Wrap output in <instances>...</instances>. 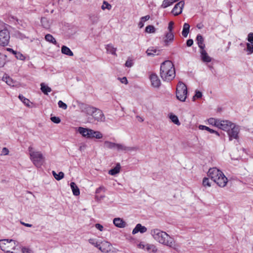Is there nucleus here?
I'll return each mask as SVG.
<instances>
[{
	"mask_svg": "<svg viewBox=\"0 0 253 253\" xmlns=\"http://www.w3.org/2000/svg\"><path fill=\"white\" fill-rule=\"evenodd\" d=\"M146 246H147V244L143 242H141L139 243L137 245V246L138 248L142 249L145 251H146Z\"/></svg>",
	"mask_w": 253,
	"mask_h": 253,
	"instance_id": "50",
	"label": "nucleus"
},
{
	"mask_svg": "<svg viewBox=\"0 0 253 253\" xmlns=\"http://www.w3.org/2000/svg\"><path fill=\"white\" fill-rule=\"evenodd\" d=\"M112 247L111 244L105 241L100 242L99 250L104 253H110L112 251Z\"/></svg>",
	"mask_w": 253,
	"mask_h": 253,
	"instance_id": "11",
	"label": "nucleus"
},
{
	"mask_svg": "<svg viewBox=\"0 0 253 253\" xmlns=\"http://www.w3.org/2000/svg\"><path fill=\"white\" fill-rule=\"evenodd\" d=\"M41 89L42 91L45 94H48L49 92L51 91V89L50 87L45 85L44 83H42L41 84Z\"/></svg>",
	"mask_w": 253,
	"mask_h": 253,
	"instance_id": "30",
	"label": "nucleus"
},
{
	"mask_svg": "<svg viewBox=\"0 0 253 253\" xmlns=\"http://www.w3.org/2000/svg\"><path fill=\"white\" fill-rule=\"evenodd\" d=\"M95 227L100 231H102L104 229L103 226L99 223L96 224Z\"/></svg>",
	"mask_w": 253,
	"mask_h": 253,
	"instance_id": "58",
	"label": "nucleus"
},
{
	"mask_svg": "<svg viewBox=\"0 0 253 253\" xmlns=\"http://www.w3.org/2000/svg\"><path fill=\"white\" fill-rule=\"evenodd\" d=\"M18 243L13 240L3 239L0 240V248L6 253H14L12 250L16 249Z\"/></svg>",
	"mask_w": 253,
	"mask_h": 253,
	"instance_id": "5",
	"label": "nucleus"
},
{
	"mask_svg": "<svg viewBox=\"0 0 253 253\" xmlns=\"http://www.w3.org/2000/svg\"><path fill=\"white\" fill-rule=\"evenodd\" d=\"M151 234L155 241L161 244L177 250L178 248L174 238L166 232L159 229H154L151 231Z\"/></svg>",
	"mask_w": 253,
	"mask_h": 253,
	"instance_id": "1",
	"label": "nucleus"
},
{
	"mask_svg": "<svg viewBox=\"0 0 253 253\" xmlns=\"http://www.w3.org/2000/svg\"><path fill=\"white\" fill-rule=\"evenodd\" d=\"M178 0H164L161 5V7L162 8H166L168 6L171 5L174 2Z\"/></svg>",
	"mask_w": 253,
	"mask_h": 253,
	"instance_id": "27",
	"label": "nucleus"
},
{
	"mask_svg": "<svg viewBox=\"0 0 253 253\" xmlns=\"http://www.w3.org/2000/svg\"><path fill=\"white\" fill-rule=\"evenodd\" d=\"M21 250L22 253H34V251L28 247H22Z\"/></svg>",
	"mask_w": 253,
	"mask_h": 253,
	"instance_id": "44",
	"label": "nucleus"
},
{
	"mask_svg": "<svg viewBox=\"0 0 253 253\" xmlns=\"http://www.w3.org/2000/svg\"><path fill=\"white\" fill-rule=\"evenodd\" d=\"M93 118L97 122H103L105 121V117L102 111L95 108L92 115Z\"/></svg>",
	"mask_w": 253,
	"mask_h": 253,
	"instance_id": "12",
	"label": "nucleus"
},
{
	"mask_svg": "<svg viewBox=\"0 0 253 253\" xmlns=\"http://www.w3.org/2000/svg\"><path fill=\"white\" fill-rule=\"evenodd\" d=\"M116 149L118 151H123L125 153L131 151H136L138 150L137 147H127L124 144L117 143Z\"/></svg>",
	"mask_w": 253,
	"mask_h": 253,
	"instance_id": "10",
	"label": "nucleus"
},
{
	"mask_svg": "<svg viewBox=\"0 0 253 253\" xmlns=\"http://www.w3.org/2000/svg\"><path fill=\"white\" fill-rule=\"evenodd\" d=\"M45 39L46 41L52 43L55 45L57 44V42L55 39L50 34H48L45 35Z\"/></svg>",
	"mask_w": 253,
	"mask_h": 253,
	"instance_id": "34",
	"label": "nucleus"
},
{
	"mask_svg": "<svg viewBox=\"0 0 253 253\" xmlns=\"http://www.w3.org/2000/svg\"><path fill=\"white\" fill-rule=\"evenodd\" d=\"M61 52L62 53L70 56H73L74 55L73 52L71 50V49L65 45H63L61 47Z\"/></svg>",
	"mask_w": 253,
	"mask_h": 253,
	"instance_id": "26",
	"label": "nucleus"
},
{
	"mask_svg": "<svg viewBox=\"0 0 253 253\" xmlns=\"http://www.w3.org/2000/svg\"><path fill=\"white\" fill-rule=\"evenodd\" d=\"M146 251L149 253H156L158 251V249L153 244H147Z\"/></svg>",
	"mask_w": 253,
	"mask_h": 253,
	"instance_id": "24",
	"label": "nucleus"
},
{
	"mask_svg": "<svg viewBox=\"0 0 253 253\" xmlns=\"http://www.w3.org/2000/svg\"><path fill=\"white\" fill-rule=\"evenodd\" d=\"M105 48L107 53H110L115 56H117L116 53L117 48L114 47L112 44H108L106 45Z\"/></svg>",
	"mask_w": 253,
	"mask_h": 253,
	"instance_id": "22",
	"label": "nucleus"
},
{
	"mask_svg": "<svg viewBox=\"0 0 253 253\" xmlns=\"http://www.w3.org/2000/svg\"><path fill=\"white\" fill-rule=\"evenodd\" d=\"M234 124L227 120H220L219 121L218 128L228 132Z\"/></svg>",
	"mask_w": 253,
	"mask_h": 253,
	"instance_id": "9",
	"label": "nucleus"
},
{
	"mask_svg": "<svg viewBox=\"0 0 253 253\" xmlns=\"http://www.w3.org/2000/svg\"><path fill=\"white\" fill-rule=\"evenodd\" d=\"M117 143H113L108 141H105L104 142V147L108 149H115Z\"/></svg>",
	"mask_w": 253,
	"mask_h": 253,
	"instance_id": "36",
	"label": "nucleus"
},
{
	"mask_svg": "<svg viewBox=\"0 0 253 253\" xmlns=\"http://www.w3.org/2000/svg\"><path fill=\"white\" fill-rule=\"evenodd\" d=\"M190 25L188 23H185L183 25V30L182 31V36L186 38L188 36V34L189 32Z\"/></svg>",
	"mask_w": 253,
	"mask_h": 253,
	"instance_id": "28",
	"label": "nucleus"
},
{
	"mask_svg": "<svg viewBox=\"0 0 253 253\" xmlns=\"http://www.w3.org/2000/svg\"><path fill=\"white\" fill-rule=\"evenodd\" d=\"M85 148V145L84 144H83L82 145H81L79 147V150L80 151H83L84 149V148Z\"/></svg>",
	"mask_w": 253,
	"mask_h": 253,
	"instance_id": "64",
	"label": "nucleus"
},
{
	"mask_svg": "<svg viewBox=\"0 0 253 253\" xmlns=\"http://www.w3.org/2000/svg\"><path fill=\"white\" fill-rule=\"evenodd\" d=\"M152 85L154 87H159L161 85V81L156 74H152L150 76Z\"/></svg>",
	"mask_w": 253,
	"mask_h": 253,
	"instance_id": "14",
	"label": "nucleus"
},
{
	"mask_svg": "<svg viewBox=\"0 0 253 253\" xmlns=\"http://www.w3.org/2000/svg\"><path fill=\"white\" fill-rule=\"evenodd\" d=\"M113 223L115 225L119 228H124L126 227V223L121 218H115L113 220Z\"/></svg>",
	"mask_w": 253,
	"mask_h": 253,
	"instance_id": "20",
	"label": "nucleus"
},
{
	"mask_svg": "<svg viewBox=\"0 0 253 253\" xmlns=\"http://www.w3.org/2000/svg\"><path fill=\"white\" fill-rule=\"evenodd\" d=\"M174 22L173 21H170L169 23L168 26V30L169 32H172V30L173 28Z\"/></svg>",
	"mask_w": 253,
	"mask_h": 253,
	"instance_id": "56",
	"label": "nucleus"
},
{
	"mask_svg": "<svg viewBox=\"0 0 253 253\" xmlns=\"http://www.w3.org/2000/svg\"><path fill=\"white\" fill-rule=\"evenodd\" d=\"M9 153V150L6 147L3 148L1 152V155H7Z\"/></svg>",
	"mask_w": 253,
	"mask_h": 253,
	"instance_id": "57",
	"label": "nucleus"
},
{
	"mask_svg": "<svg viewBox=\"0 0 253 253\" xmlns=\"http://www.w3.org/2000/svg\"><path fill=\"white\" fill-rule=\"evenodd\" d=\"M169 119L175 125L177 126H179L180 125V123L179 122L178 117L174 115H170L169 116Z\"/></svg>",
	"mask_w": 253,
	"mask_h": 253,
	"instance_id": "41",
	"label": "nucleus"
},
{
	"mask_svg": "<svg viewBox=\"0 0 253 253\" xmlns=\"http://www.w3.org/2000/svg\"><path fill=\"white\" fill-rule=\"evenodd\" d=\"M138 26L140 28H142L144 26V22H142V20H140V21L138 23Z\"/></svg>",
	"mask_w": 253,
	"mask_h": 253,
	"instance_id": "63",
	"label": "nucleus"
},
{
	"mask_svg": "<svg viewBox=\"0 0 253 253\" xmlns=\"http://www.w3.org/2000/svg\"><path fill=\"white\" fill-rule=\"evenodd\" d=\"M184 5V2L183 0H181L176 3L172 9L171 12L174 15H178L181 13L183 7Z\"/></svg>",
	"mask_w": 253,
	"mask_h": 253,
	"instance_id": "13",
	"label": "nucleus"
},
{
	"mask_svg": "<svg viewBox=\"0 0 253 253\" xmlns=\"http://www.w3.org/2000/svg\"><path fill=\"white\" fill-rule=\"evenodd\" d=\"M164 42L166 46H168L172 42L174 39V35L172 32H168L164 37Z\"/></svg>",
	"mask_w": 253,
	"mask_h": 253,
	"instance_id": "15",
	"label": "nucleus"
},
{
	"mask_svg": "<svg viewBox=\"0 0 253 253\" xmlns=\"http://www.w3.org/2000/svg\"><path fill=\"white\" fill-rule=\"evenodd\" d=\"M101 190H103L105 191V188L103 186H100L99 187V188H98L96 190V191H95V193H97V194H98L99 193H100L101 191Z\"/></svg>",
	"mask_w": 253,
	"mask_h": 253,
	"instance_id": "61",
	"label": "nucleus"
},
{
	"mask_svg": "<svg viewBox=\"0 0 253 253\" xmlns=\"http://www.w3.org/2000/svg\"><path fill=\"white\" fill-rule=\"evenodd\" d=\"M208 175L215 183L221 187H225L228 182L227 178L223 173L216 168L209 169Z\"/></svg>",
	"mask_w": 253,
	"mask_h": 253,
	"instance_id": "3",
	"label": "nucleus"
},
{
	"mask_svg": "<svg viewBox=\"0 0 253 253\" xmlns=\"http://www.w3.org/2000/svg\"><path fill=\"white\" fill-rule=\"evenodd\" d=\"M95 108L90 106L86 105L83 111L88 115H92Z\"/></svg>",
	"mask_w": 253,
	"mask_h": 253,
	"instance_id": "31",
	"label": "nucleus"
},
{
	"mask_svg": "<svg viewBox=\"0 0 253 253\" xmlns=\"http://www.w3.org/2000/svg\"><path fill=\"white\" fill-rule=\"evenodd\" d=\"M247 51H249L248 54L253 53V44L247 43Z\"/></svg>",
	"mask_w": 253,
	"mask_h": 253,
	"instance_id": "49",
	"label": "nucleus"
},
{
	"mask_svg": "<svg viewBox=\"0 0 253 253\" xmlns=\"http://www.w3.org/2000/svg\"><path fill=\"white\" fill-rule=\"evenodd\" d=\"M89 20L92 24H96L99 21V16L96 14H91L89 16Z\"/></svg>",
	"mask_w": 253,
	"mask_h": 253,
	"instance_id": "35",
	"label": "nucleus"
},
{
	"mask_svg": "<svg viewBox=\"0 0 253 253\" xmlns=\"http://www.w3.org/2000/svg\"><path fill=\"white\" fill-rule=\"evenodd\" d=\"M146 53L148 56H155L160 54L161 50L154 47H150L146 51Z\"/></svg>",
	"mask_w": 253,
	"mask_h": 253,
	"instance_id": "16",
	"label": "nucleus"
},
{
	"mask_svg": "<svg viewBox=\"0 0 253 253\" xmlns=\"http://www.w3.org/2000/svg\"><path fill=\"white\" fill-rule=\"evenodd\" d=\"M52 174L54 176V178L57 180H60L62 179V178H63V177L64 176V173L62 171L59 172L57 174L54 171H52Z\"/></svg>",
	"mask_w": 253,
	"mask_h": 253,
	"instance_id": "37",
	"label": "nucleus"
},
{
	"mask_svg": "<svg viewBox=\"0 0 253 253\" xmlns=\"http://www.w3.org/2000/svg\"><path fill=\"white\" fill-rule=\"evenodd\" d=\"M50 119L52 122L56 124H58L60 122V119L59 117H52Z\"/></svg>",
	"mask_w": 253,
	"mask_h": 253,
	"instance_id": "53",
	"label": "nucleus"
},
{
	"mask_svg": "<svg viewBox=\"0 0 253 253\" xmlns=\"http://www.w3.org/2000/svg\"><path fill=\"white\" fill-rule=\"evenodd\" d=\"M41 23L42 27L45 29H48L50 27L49 22L46 18H42Z\"/></svg>",
	"mask_w": 253,
	"mask_h": 253,
	"instance_id": "40",
	"label": "nucleus"
},
{
	"mask_svg": "<svg viewBox=\"0 0 253 253\" xmlns=\"http://www.w3.org/2000/svg\"><path fill=\"white\" fill-rule=\"evenodd\" d=\"M193 44V41L192 39H189L187 41L186 44L187 46H191Z\"/></svg>",
	"mask_w": 253,
	"mask_h": 253,
	"instance_id": "62",
	"label": "nucleus"
},
{
	"mask_svg": "<svg viewBox=\"0 0 253 253\" xmlns=\"http://www.w3.org/2000/svg\"><path fill=\"white\" fill-rule=\"evenodd\" d=\"M10 39L9 33L6 29L0 31V46H4L9 43Z\"/></svg>",
	"mask_w": 253,
	"mask_h": 253,
	"instance_id": "7",
	"label": "nucleus"
},
{
	"mask_svg": "<svg viewBox=\"0 0 253 253\" xmlns=\"http://www.w3.org/2000/svg\"><path fill=\"white\" fill-rule=\"evenodd\" d=\"M147 231V228L145 226H142L141 224H137L135 227L132 230V233L135 234L138 232L141 233H145Z\"/></svg>",
	"mask_w": 253,
	"mask_h": 253,
	"instance_id": "21",
	"label": "nucleus"
},
{
	"mask_svg": "<svg viewBox=\"0 0 253 253\" xmlns=\"http://www.w3.org/2000/svg\"><path fill=\"white\" fill-rule=\"evenodd\" d=\"M220 120L216 119L213 118H210L208 119V123L212 126H215L217 127H218Z\"/></svg>",
	"mask_w": 253,
	"mask_h": 253,
	"instance_id": "38",
	"label": "nucleus"
},
{
	"mask_svg": "<svg viewBox=\"0 0 253 253\" xmlns=\"http://www.w3.org/2000/svg\"><path fill=\"white\" fill-rule=\"evenodd\" d=\"M176 97L180 101L184 102L187 98V88L185 84L179 81L176 88Z\"/></svg>",
	"mask_w": 253,
	"mask_h": 253,
	"instance_id": "6",
	"label": "nucleus"
},
{
	"mask_svg": "<svg viewBox=\"0 0 253 253\" xmlns=\"http://www.w3.org/2000/svg\"><path fill=\"white\" fill-rule=\"evenodd\" d=\"M203 185L205 187H211V185L208 178L205 177L203 180Z\"/></svg>",
	"mask_w": 253,
	"mask_h": 253,
	"instance_id": "48",
	"label": "nucleus"
},
{
	"mask_svg": "<svg viewBox=\"0 0 253 253\" xmlns=\"http://www.w3.org/2000/svg\"><path fill=\"white\" fill-rule=\"evenodd\" d=\"M199 128L201 130H206L208 131L209 132H210L211 133H215L217 135H218V136L219 135V134L218 133V132L217 131L214 130L207 126H203V125H200L199 126Z\"/></svg>",
	"mask_w": 253,
	"mask_h": 253,
	"instance_id": "32",
	"label": "nucleus"
},
{
	"mask_svg": "<svg viewBox=\"0 0 253 253\" xmlns=\"http://www.w3.org/2000/svg\"><path fill=\"white\" fill-rule=\"evenodd\" d=\"M196 40L200 50L205 48V45L204 43V39L202 36L200 34L198 35L197 36Z\"/></svg>",
	"mask_w": 253,
	"mask_h": 253,
	"instance_id": "23",
	"label": "nucleus"
},
{
	"mask_svg": "<svg viewBox=\"0 0 253 253\" xmlns=\"http://www.w3.org/2000/svg\"><path fill=\"white\" fill-rule=\"evenodd\" d=\"M133 64V63L132 60L131 59H128L125 63V66L127 67H131L132 66Z\"/></svg>",
	"mask_w": 253,
	"mask_h": 253,
	"instance_id": "54",
	"label": "nucleus"
},
{
	"mask_svg": "<svg viewBox=\"0 0 253 253\" xmlns=\"http://www.w3.org/2000/svg\"><path fill=\"white\" fill-rule=\"evenodd\" d=\"M120 169H121V166H120V164H117L114 168L110 169L108 173L110 175H114L120 172Z\"/></svg>",
	"mask_w": 253,
	"mask_h": 253,
	"instance_id": "29",
	"label": "nucleus"
},
{
	"mask_svg": "<svg viewBox=\"0 0 253 253\" xmlns=\"http://www.w3.org/2000/svg\"><path fill=\"white\" fill-rule=\"evenodd\" d=\"M58 105L60 108H61L64 110H66L67 108V105L61 100L58 101Z\"/></svg>",
	"mask_w": 253,
	"mask_h": 253,
	"instance_id": "51",
	"label": "nucleus"
},
{
	"mask_svg": "<svg viewBox=\"0 0 253 253\" xmlns=\"http://www.w3.org/2000/svg\"><path fill=\"white\" fill-rule=\"evenodd\" d=\"M6 56L0 53V68L2 67L5 63Z\"/></svg>",
	"mask_w": 253,
	"mask_h": 253,
	"instance_id": "45",
	"label": "nucleus"
},
{
	"mask_svg": "<svg viewBox=\"0 0 253 253\" xmlns=\"http://www.w3.org/2000/svg\"><path fill=\"white\" fill-rule=\"evenodd\" d=\"M118 79L122 84H127V80L126 77H123L122 78H119Z\"/></svg>",
	"mask_w": 253,
	"mask_h": 253,
	"instance_id": "59",
	"label": "nucleus"
},
{
	"mask_svg": "<svg viewBox=\"0 0 253 253\" xmlns=\"http://www.w3.org/2000/svg\"><path fill=\"white\" fill-rule=\"evenodd\" d=\"M89 139L95 138L96 139H100L103 137L102 134L98 131H95L91 129H89Z\"/></svg>",
	"mask_w": 253,
	"mask_h": 253,
	"instance_id": "17",
	"label": "nucleus"
},
{
	"mask_svg": "<svg viewBox=\"0 0 253 253\" xmlns=\"http://www.w3.org/2000/svg\"><path fill=\"white\" fill-rule=\"evenodd\" d=\"M88 242L99 249L100 242H98L95 239H90L88 240Z\"/></svg>",
	"mask_w": 253,
	"mask_h": 253,
	"instance_id": "42",
	"label": "nucleus"
},
{
	"mask_svg": "<svg viewBox=\"0 0 253 253\" xmlns=\"http://www.w3.org/2000/svg\"><path fill=\"white\" fill-rule=\"evenodd\" d=\"M111 7H112V6H111V4H110L109 3H108L107 2H106L105 1H104L103 2V5L101 6V8L103 10H104L105 9L110 10V9H111Z\"/></svg>",
	"mask_w": 253,
	"mask_h": 253,
	"instance_id": "47",
	"label": "nucleus"
},
{
	"mask_svg": "<svg viewBox=\"0 0 253 253\" xmlns=\"http://www.w3.org/2000/svg\"><path fill=\"white\" fill-rule=\"evenodd\" d=\"M202 92L201 91H200L196 90V93H195V95L193 97V100H195V98H200L202 97Z\"/></svg>",
	"mask_w": 253,
	"mask_h": 253,
	"instance_id": "52",
	"label": "nucleus"
},
{
	"mask_svg": "<svg viewBox=\"0 0 253 253\" xmlns=\"http://www.w3.org/2000/svg\"><path fill=\"white\" fill-rule=\"evenodd\" d=\"M227 132L230 141H231L233 139H237L238 138L239 128L238 126H236L235 124H234L230 128V130H229Z\"/></svg>",
	"mask_w": 253,
	"mask_h": 253,
	"instance_id": "8",
	"label": "nucleus"
},
{
	"mask_svg": "<svg viewBox=\"0 0 253 253\" xmlns=\"http://www.w3.org/2000/svg\"><path fill=\"white\" fill-rule=\"evenodd\" d=\"M248 41L252 44H253V33H250L248 34Z\"/></svg>",
	"mask_w": 253,
	"mask_h": 253,
	"instance_id": "55",
	"label": "nucleus"
},
{
	"mask_svg": "<svg viewBox=\"0 0 253 253\" xmlns=\"http://www.w3.org/2000/svg\"><path fill=\"white\" fill-rule=\"evenodd\" d=\"M2 80L10 86H13L14 85V82L13 80L7 75L3 77Z\"/></svg>",
	"mask_w": 253,
	"mask_h": 253,
	"instance_id": "33",
	"label": "nucleus"
},
{
	"mask_svg": "<svg viewBox=\"0 0 253 253\" xmlns=\"http://www.w3.org/2000/svg\"><path fill=\"white\" fill-rule=\"evenodd\" d=\"M28 150L30 155V158L33 164L37 168L41 167L44 161V157L42 153L36 151L32 146H30Z\"/></svg>",
	"mask_w": 253,
	"mask_h": 253,
	"instance_id": "4",
	"label": "nucleus"
},
{
	"mask_svg": "<svg viewBox=\"0 0 253 253\" xmlns=\"http://www.w3.org/2000/svg\"><path fill=\"white\" fill-rule=\"evenodd\" d=\"M90 128L79 127L78 131L84 137L89 139Z\"/></svg>",
	"mask_w": 253,
	"mask_h": 253,
	"instance_id": "19",
	"label": "nucleus"
},
{
	"mask_svg": "<svg viewBox=\"0 0 253 253\" xmlns=\"http://www.w3.org/2000/svg\"><path fill=\"white\" fill-rule=\"evenodd\" d=\"M70 186L73 194L75 196H79L80 194V189L76 184L74 182H72L70 183Z\"/></svg>",
	"mask_w": 253,
	"mask_h": 253,
	"instance_id": "25",
	"label": "nucleus"
},
{
	"mask_svg": "<svg viewBox=\"0 0 253 253\" xmlns=\"http://www.w3.org/2000/svg\"><path fill=\"white\" fill-rule=\"evenodd\" d=\"M19 98L20 99V100L25 105H26L28 107H30V104L31 103V102L30 101L25 98L24 96H23L22 95H19Z\"/></svg>",
	"mask_w": 253,
	"mask_h": 253,
	"instance_id": "39",
	"label": "nucleus"
},
{
	"mask_svg": "<svg viewBox=\"0 0 253 253\" xmlns=\"http://www.w3.org/2000/svg\"><path fill=\"white\" fill-rule=\"evenodd\" d=\"M145 31L148 33H154L155 32V28L152 25H148L146 27Z\"/></svg>",
	"mask_w": 253,
	"mask_h": 253,
	"instance_id": "43",
	"label": "nucleus"
},
{
	"mask_svg": "<svg viewBox=\"0 0 253 253\" xmlns=\"http://www.w3.org/2000/svg\"><path fill=\"white\" fill-rule=\"evenodd\" d=\"M149 19H150V16L147 15L146 16L142 17L141 18L140 20H142V22H143L144 23L145 21L148 20Z\"/></svg>",
	"mask_w": 253,
	"mask_h": 253,
	"instance_id": "60",
	"label": "nucleus"
},
{
	"mask_svg": "<svg viewBox=\"0 0 253 253\" xmlns=\"http://www.w3.org/2000/svg\"><path fill=\"white\" fill-rule=\"evenodd\" d=\"M201 57L203 62H210L211 60V58L208 55L205 48L200 50Z\"/></svg>",
	"mask_w": 253,
	"mask_h": 253,
	"instance_id": "18",
	"label": "nucleus"
},
{
	"mask_svg": "<svg viewBox=\"0 0 253 253\" xmlns=\"http://www.w3.org/2000/svg\"><path fill=\"white\" fill-rule=\"evenodd\" d=\"M160 76L164 81L170 82L175 76L174 65L170 60H166L161 65Z\"/></svg>",
	"mask_w": 253,
	"mask_h": 253,
	"instance_id": "2",
	"label": "nucleus"
},
{
	"mask_svg": "<svg viewBox=\"0 0 253 253\" xmlns=\"http://www.w3.org/2000/svg\"><path fill=\"white\" fill-rule=\"evenodd\" d=\"M14 55H15L16 58L18 59L24 60L25 59V56L19 52L16 51L15 53H14Z\"/></svg>",
	"mask_w": 253,
	"mask_h": 253,
	"instance_id": "46",
	"label": "nucleus"
}]
</instances>
